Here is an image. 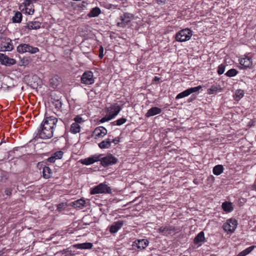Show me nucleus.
I'll list each match as a JSON object with an SVG mask.
<instances>
[{"label": "nucleus", "instance_id": "c9c22d12", "mask_svg": "<svg viewBox=\"0 0 256 256\" xmlns=\"http://www.w3.org/2000/svg\"><path fill=\"white\" fill-rule=\"evenodd\" d=\"M126 121V119L125 118H120L117 120L113 122L114 124L116 123L117 126H121L122 124L125 123Z\"/></svg>", "mask_w": 256, "mask_h": 256}, {"label": "nucleus", "instance_id": "a211bd4d", "mask_svg": "<svg viewBox=\"0 0 256 256\" xmlns=\"http://www.w3.org/2000/svg\"><path fill=\"white\" fill-rule=\"evenodd\" d=\"M162 112L161 108L158 107H152L148 110L146 114V116L149 118L159 114Z\"/></svg>", "mask_w": 256, "mask_h": 256}, {"label": "nucleus", "instance_id": "f3484780", "mask_svg": "<svg viewBox=\"0 0 256 256\" xmlns=\"http://www.w3.org/2000/svg\"><path fill=\"white\" fill-rule=\"evenodd\" d=\"M124 222L122 221H118L114 223L110 228V233L116 232L123 226Z\"/></svg>", "mask_w": 256, "mask_h": 256}, {"label": "nucleus", "instance_id": "f257e3e1", "mask_svg": "<svg viewBox=\"0 0 256 256\" xmlns=\"http://www.w3.org/2000/svg\"><path fill=\"white\" fill-rule=\"evenodd\" d=\"M64 126V124L62 120H58L54 116L46 117L34 134V137L31 142L35 141L38 138L45 140L50 138L54 136L55 130Z\"/></svg>", "mask_w": 256, "mask_h": 256}, {"label": "nucleus", "instance_id": "72a5a7b5", "mask_svg": "<svg viewBox=\"0 0 256 256\" xmlns=\"http://www.w3.org/2000/svg\"><path fill=\"white\" fill-rule=\"evenodd\" d=\"M73 206L76 208H80L84 206L85 204V200L83 199H80L74 201L73 202Z\"/></svg>", "mask_w": 256, "mask_h": 256}, {"label": "nucleus", "instance_id": "f8f14e48", "mask_svg": "<svg viewBox=\"0 0 256 256\" xmlns=\"http://www.w3.org/2000/svg\"><path fill=\"white\" fill-rule=\"evenodd\" d=\"M107 134L106 129L103 126H98L96 128L92 133L93 136L95 138H102Z\"/></svg>", "mask_w": 256, "mask_h": 256}, {"label": "nucleus", "instance_id": "393cba45", "mask_svg": "<svg viewBox=\"0 0 256 256\" xmlns=\"http://www.w3.org/2000/svg\"><path fill=\"white\" fill-rule=\"evenodd\" d=\"M256 247L254 246H249L240 252L236 256H246L250 254Z\"/></svg>", "mask_w": 256, "mask_h": 256}, {"label": "nucleus", "instance_id": "58836bf2", "mask_svg": "<svg viewBox=\"0 0 256 256\" xmlns=\"http://www.w3.org/2000/svg\"><path fill=\"white\" fill-rule=\"evenodd\" d=\"M218 72L219 74H222L224 72V64H223L218 66Z\"/></svg>", "mask_w": 256, "mask_h": 256}, {"label": "nucleus", "instance_id": "c756f323", "mask_svg": "<svg viewBox=\"0 0 256 256\" xmlns=\"http://www.w3.org/2000/svg\"><path fill=\"white\" fill-rule=\"evenodd\" d=\"M244 90H240V89L237 90L236 91V92L234 94L235 100L237 101L239 100L244 96Z\"/></svg>", "mask_w": 256, "mask_h": 256}, {"label": "nucleus", "instance_id": "39448f33", "mask_svg": "<svg viewBox=\"0 0 256 256\" xmlns=\"http://www.w3.org/2000/svg\"><path fill=\"white\" fill-rule=\"evenodd\" d=\"M132 18V14L129 13H124L118 18L117 26L120 28H124L129 24Z\"/></svg>", "mask_w": 256, "mask_h": 256}, {"label": "nucleus", "instance_id": "79ce46f5", "mask_svg": "<svg viewBox=\"0 0 256 256\" xmlns=\"http://www.w3.org/2000/svg\"><path fill=\"white\" fill-rule=\"evenodd\" d=\"M56 160V159L55 158V157L52 155L48 159V160L50 162H54Z\"/></svg>", "mask_w": 256, "mask_h": 256}, {"label": "nucleus", "instance_id": "dca6fc26", "mask_svg": "<svg viewBox=\"0 0 256 256\" xmlns=\"http://www.w3.org/2000/svg\"><path fill=\"white\" fill-rule=\"evenodd\" d=\"M2 48L6 51H11L14 49V46L12 44V40L10 38L6 39L2 42Z\"/></svg>", "mask_w": 256, "mask_h": 256}, {"label": "nucleus", "instance_id": "a19ab883", "mask_svg": "<svg viewBox=\"0 0 256 256\" xmlns=\"http://www.w3.org/2000/svg\"><path fill=\"white\" fill-rule=\"evenodd\" d=\"M4 193L6 195L10 196L12 194V190L10 188H6L4 190Z\"/></svg>", "mask_w": 256, "mask_h": 256}, {"label": "nucleus", "instance_id": "37998d69", "mask_svg": "<svg viewBox=\"0 0 256 256\" xmlns=\"http://www.w3.org/2000/svg\"><path fill=\"white\" fill-rule=\"evenodd\" d=\"M56 108H60L62 106V103L60 102L59 100H56Z\"/></svg>", "mask_w": 256, "mask_h": 256}, {"label": "nucleus", "instance_id": "c03bdc74", "mask_svg": "<svg viewBox=\"0 0 256 256\" xmlns=\"http://www.w3.org/2000/svg\"><path fill=\"white\" fill-rule=\"evenodd\" d=\"M111 141H112V142H114L115 144H117L120 142V138H116L114 139L111 140Z\"/></svg>", "mask_w": 256, "mask_h": 256}, {"label": "nucleus", "instance_id": "7c9ffc66", "mask_svg": "<svg viewBox=\"0 0 256 256\" xmlns=\"http://www.w3.org/2000/svg\"><path fill=\"white\" fill-rule=\"evenodd\" d=\"M223 166L222 165H217L213 168V173L215 175H219L223 172Z\"/></svg>", "mask_w": 256, "mask_h": 256}, {"label": "nucleus", "instance_id": "ea45409f", "mask_svg": "<svg viewBox=\"0 0 256 256\" xmlns=\"http://www.w3.org/2000/svg\"><path fill=\"white\" fill-rule=\"evenodd\" d=\"M74 120L75 121L74 122H76L78 124L81 123L83 121L82 118L79 116H76L74 118Z\"/></svg>", "mask_w": 256, "mask_h": 256}, {"label": "nucleus", "instance_id": "4be33fe9", "mask_svg": "<svg viewBox=\"0 0 256 256\" xmlns=\"http://www.w3.org/2000/svg\"><path fill=\"white\" fill-rule=\"evenodd\" d=\"M40 25L41 24L38 22H30L26 27L29 30H37L40 28Z\"/></svg>", "mask_w": 256, "mask_h": 256}, {"label": "nucleus", "instance_id": "e433bc0d", "mask_svg": "<svg viewBox=\"0 0 256 256\" xmlns=\"http://www.w3.org/2000/svg\"><path fill=\"white\" fill-rule=\"evenodd\" d=\"M52 155L56 160L60 159L62 156L63 152L62 151H58L54 152Z\"/></svg>", "mask_w": 256, "mask_h": 256}, {"label": "nucleus", "instance_id": "7ed1b4c3", "mask_svg": "<svg viewBox=\"0 0 256 256\" xmlns=\"http://www.w3.org/2000/svg\"><path fill=\"white\" fill-rule=\"evenodd\" d=\"M17 51L21 54L29 52L31 54H34L38 52L39 49L36 47L30 46L29 44H22L17 47Z\"/></svg>", "mask_w": 256, "mask_h": 256}, {"label": "nucleus", "instance_id": "de8ad7c7", "mask_svg": "<svg viewBox=\"0 0 256 256\" xmlns=\"http://www.w3.org/2000/svg\"><path fill=\"white\" fill-rule=\"evenodd\" d=\"M154 80L155 81H157V80H160V78H158V77L155 76Z\"/></svg>", "mask_w": 256, "mask_h": 256}, {"label": "nucleus", "instance_id": "473e14b6", "mask_svg": "<svg viewBox=\"0 0 256 256\" xmlns=\"http://www.w3.org/2000/svg\"><path fill=\"white\" fill-rule=\"evenodd\" d=\"M50 82L51 86L56 88L60 84V80L57 77H54L50 80Z\"/></svg>", "mask_w": 256, "mask_h": 256}, {"label": "nucleus", "instance_id": "2f4dec72", "mask_svg": "<svg viewBox=\"0 0 256 256\" xmlns=\"http://www.w3.org/2000/svg\"><path fill=\"white\" fill-rule=\"evenodd\" d=\"M234 210L232 203L225 201V212H230Z\"/></svg>", "mask_w": 256, "mask_h": 256}, {"label": "nucleus", "instance_id": "20e7f679", "mask_svg": "<svg viewBox=\"0 0 256 256\" xmlns=\"http://www.w3.org/2000/svg\"><path fill=\"white\" fill-rule=\"evenodd\" d=\"M111 188L108 185L104 183H100L98 185L91 188L90 194H106L110 193Z\"/></svg>", "mask_w": 256, "mask_h": 256}, {"label": "nucleus", "instance_id": "ddd939ff", "mask_svg": "<svg viewBox=\"0 0 256 256\" xmlns=\"http://www.w3.org/2000/svg\"><path fill=\"white\" fill-rule=\"evenodd\" d=\"M102 156V154H95L92 156L90 157L84 158V160H82L81 162L85 165H90L94 164V162L99 161L100 158V156Z\"/></svg>", "mask_w": 256, "mask_h": 256}, {"label": "nucleus", "instance_id": "9d476101", "mask_svg": "<svg viewBox=\"0 0 256 256\" xmlns=\"http://www.w3.org/2000/svg\"><path fill=\"white\" fill-rule=\"evenodd\" d=\"M240 64L243 66V69L251 68L252 66V61L251 57L248 56H244L238 60Z\"/></svg>", "mask_w": 256, "mask_h": 256}, {"label": "nucleus", "instance_id": "423d86ee", "mask_svg": "<svg viewBox=\"0 0 256 256\" xmlns=\"http://www.w3.org/2000/svg\"><path fill=\"white\" fill-rule=\"evenodd\" d=\"M102 166L106 167L110 165L115 164L117 162L118 160L112 154H108L104 157L100 156V160Z\"/></svg>", "mask_w": 256, "mask_h": 256}, {"label": "nucleus", "instance_id": "1a4fd4ad", "mask_svg": "<svg viewBox=\"0 0 256 256\" xmlns=\"http://www.w3.org/2000/svg\"><path fill=\"white\" fill-rule=\"evenodd\" d=\"M201 88L202 86H200L189 88L186 90L178 94L176 96V99H180L183 98L184 97L188 96L191 94L198 91L200 89H201Z\"/></svg>", "mask_w": 256, "mask_h": 256}, {"label": "nucleus", "instance_id": "4468645a", "mask_svg": "<svg viewBox=\"0 0 256 256\" xmlns=\"http://www.w3.org/2000/svg\"><path fill=\"white\" fill-rule=\"evenodd\" d=\"M149 242L147 240L142 239L136 240L132 244L133 246H136L139 250L146 248L148 245Z\"/></svg>", "mask_w": 256, "mask_h": 256}, {"label": "nucleus", "instance_id": "2eb2a0df", "mask_svg": "<svg viewBox=\"0 0 256 256\" xmlns=\"http://www.w3.org/2000/svg\"><path fill=\"white\" fill-rule=\"evenodd\" d=\"M174 228L172 226H166L160 227L158 230V232L164 236H167L170 234L172 232H174Z\"/></svg>", "mask_w": 256, "mask_h": 256}, {"label": "nucleus", "instance_id": "6ab92c4d", "mask_svg": "<svg viewBox=\"0 0 256 256\" xmlns=\"http://www.w3.org/2000/svg\"><path fill=\"white\" fill-rule=\"evenodd\" d=\"M121 108L120 106H112L108 112V114L110 116H112V118H114L120 112Z\"/></svg>", "mask_w": 256, "mask_h": 256}, {"label": "nucleus", "instance_id": "8fccbe9b", "mask_svg": "<svg viewBox=\"0 0 256 256\" xmlns=\"http://www.w3.org/2000/svg\"><path fill=\"white\" fill-rule=\"evenodd\" d=\"M100 58H102V56H103V54H100Z\"/></svg>", "mask_w": 256, "mask_h": 256}, {"label": "nucleus", "instance_id": "09e8293b", "mask_svg": "<svg viewBox=\"0 0 256 256\" xmlns=\"http://www.w3.org/2000/svg\"><path fill=\"white\" fill-rule=\"evenodd\" d=\"M222 208L224 210V202L222 204Z\"/></svg>", "mask_w": 256, "mask_h": 256}, {"label": "nucleus", "instance_id": "aec40b11", "mask_svg": "<svg viewBox=\"0 0 256 256\" xmlns=\"http://www.w3.org/2000/svg\"><path fill=\"white\" fill-rule=\"evenodd\" d=\"M222 89L220 85H212L210 88L208 89V93L210 94H214L218 92H222Z\"/></svg>", "mask_w": 256, "mask_h": 256}, {"label": "nucleus", "instance_id": "6e6552de", "mask_svg": "<svg viewBox=\"0 0 256 256\" xmlns=\"http://www.w3.org/2000/svg\"><path fill=\"white\" fill-rule=\"evenodd\" d=\"M81 82L86 84H91L94 83L93 73L90 71L84 72L81 78Z\"/></svg>", "mask_w": 256, "mask_h": 256}, {"label": "nucleus", "instance_id": "bb28decb", "mask_svg": "<svg viewBox=\"0 0 256 256\" xmlns=\"http://www.w3.org/2000/svg\"><path fill=\"white\" fill-rule=\"evenodd\" d=\"M100 13V10L98 7H96L93 8L89 12L88 16L90 17H96L98 16Z\"/></svg>", "mask_w": 256, "mask_h": 256}, {"label": "nucleus", "instance_id": "c85d7f7f", "mask_svg": "<svg viewBox=\"0 0 256 256\" xmlns=\"http://www.w3.org/2000/svg\"><path fill=\"white\" fill-rule=\"evenodd\" d=\"M43 176L45 178H49L50 177L51 170L48 166H44L42 170Z\"/></svg>", "mask_w": 256, "mask_h": 256}, {"label": "nucleus", "instance_id": "a878e982", "mask_svg": "<svg viewBox=\"0 0 256 256\" xmlns=\"http://www.w3.org/2000/svg\"><path fill=\"white\" fill-rule=\"evenodd\" d=\"M80 126L79 124L76 122H74L71 124L70 131L73 134L80 132Z\"/></svg>", "mask_w": 256, "mask_h": 256}, {"label": "nucleus", "instance_id": "412c9836", "mask_svg": "<svg viewBox=\"0 0 256 256\" xmlns=\"http://www.w3.org/2000/svg\"><path fill=\"white\" fill-rule=\"evenodd\" d=\"M92 244L90 242H85L76 244L74 246L75 248L78 249H90L92 247Z\"/></svg>", "mask_w": 256, "mask_h": 256}, {"label": "nucleus", "instance_id": "f704fd0d", "mask_svg": "<svg viewBox=\"0 0 256 256\" xmlns=\"http://www.w3.org/2000/svg\"><path fill=\"white\" fill-rule=\"evenodd\" d=\"M238 72L235 68H231L227 71L225 75L228 77H232L236 76Z\"/></svg>", "mask_w": 256, "mask_h": 256}, {"label": "nucleus", "instance_id": "5701e85b", "mask_svg": "<svg viewBox=\"0 0 256 256\" xmlns=\"http://www.w3.org/2000/svg\"><path fill=\"white\" fill-rule=\"evenodd\" d=\"M112 141L110 139L108 138L106 140H102L101 142L98 144V146L100 148H108L111 146Z\"/></svg>", "mask_w": 256, "mask_h": 256}, {"label": "nucleus", "instance_id": "4c0bfd02", "mask_svg": "<svg viewBox=\"0 0 256 256\" xmlns=\"http://www.w3.org/2000/svg\"><path fill=\"white\" fill-rule=\"evenodd\" d=\"M112 118V116H110L109 114L106 116L104 117L101 118L100 122L102 123L109 121Z\"/></svg>", "mask_w": 256, "mask_h": 256}, {"label": "nucleus", "instance_id": "9b49d317", "mask_svg": "<svg viewBox=\"0 0 256 256\" xmlns=\"http://www.w3.org/2000/svg\"><path fill=\"white\" fill-rule=\"evenodd\" d=\"M0 62L2 64L8 66L16 64V60L14 59L10 58L2 53H0Z\"/></svg>", "mask_w": 256, "mask_h": 256}, {"label": "nucleus", "instance_id": "f03ea898", "mask_svg": "<svg viewBox=\"0 0 256 256\" xmlns=\"http://www.w3.org/2000/svg\"><path fill=\"white\" fill-rule=\"evenodd\" d=\"M192 32L188 28H184L178 32L175 35V39L178 42H184L190 40Z\"/></svg>", "mask_w": 256, "mask_h": 256}, {"label": "nucleus", "instance_id": "49530a36", "mask_svg": "<svg viewBox=\"0 0 256 256\" xmlns=\"http://www.w3.org/2000/svg\"><path fill=\"white\" fill-rule=\"evenodd\" d=\"M28 2H38V1H40L41 2L40 0H27Z\"/></svg>", "mask_w": 256, "mask_h": 256}, {"label": "nucleus", "instance_id": "a18cd8bd", "mask_svg": "<svg viewBox=\"0 0 256 256\" xmlns=\"http://www.w3.org/2000/svg\"><path fill=\"white\" fill-rule=\"evenodd\" d=\"M157 4H164L166 0H156Z\"/></svg>", "mask_w": 256, "mask_h": 256}, {"label": "nucleus", "instance_id": "0eeeda50", "mask_svg": "<svg viewBox=\"0 0 256 256\" xmlns=\"http://www.w3.org/2000/svg\"><path fill=\"white\" fill-rule=\"evenodd\" d=\"M238 222L237 220L234 218H230L226 220L225 223V232L228 233H232L237 228Z\"/></svg>", "mask_w": 256, "mask_h": 256}, {"label": "nucleus", "instance_id": "b1692460", "mask_svg": "<svg viewBox=\"0 0 256 256\" xmlns=\"http://www.w3.org/2000/svg\"><path fill=\"white\" fill-rule=\"evenodd\" d=\"M205 240L204 234L203 232H200L194 238V243L198 244L201 242H204Z\"/></svg>", "mask_w": 256, "mask_h": 256}, {"label": "nucleus", "instance_id": "cd10ccee", "mask_svg": "<svg viewBox=\"0 0 256 256\" xmlns=\"http://www.w3.org/2000/svg\"><path fill=\"white\" fill-rule=\"evenodd\" d=\"M22 19V14L20 12H16L14 16L12 18L13 22L20 23L21 22Z\"/></svg>", "mask_w": 256, "mask_h": 256}]
</instances>
